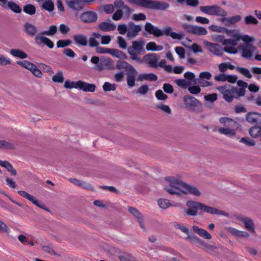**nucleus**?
Here are the masks:
<instances>
[{"mask_svg":"<svg viewBox=\"0 0 261 261\" xmlns=\"http://www.w3.org/2000/svg\"><path fill=\"white\" fill-rule=\"evenodd\" d=\"M141 30V28L139 25L135 24L133 22H130L128 24V30L127 37L129 39L135 38L138 35L139 32Z\"/></svg>","mask_w":261,"mask_h":261,"instance_id":"18","label":"nucleus"},{"mask_svg":"<svg viewBox=\"0 0 261 261\" xmlns=\"http://www.w3.org/2000/svg\"><path fill=\"white\" fill-rule=\"evenodd\" d=\"M101 35L98 33H93L89 38V44L90 47H97L99 45L98 40L100 38Z\"/></svg>","mask_w":261,"mask_h":261,"instance_id":"36","label":"nucleus"},{"mask_svg":"<svg viewBox=\"0 0 261 261\" xmlns=\"http://www.w3.org/2000/svg\"><path fill=\"white\" fill-rule=\"evenodd\" d=\"M137 71L134 73L133 71H129L127 74V84L129 88H132L135 84V76L137 74Z\"/></svg>","mask_w":261,"mask_h":261,"instance_id":"40","label":"nucleus"},{"mask_svg":"<svg viewBox=\"0 0 261 261\" xmlns=\"http://www.w3.org/2000/svg\"><path fill=\"white\" fill-rule=\"evenodd\" d=\"M0 149H15V145L12 142H7L0 139Z\"/></svg>","mask_w":261,"mask_h":261,"instance_id":"44","label":"nucleus"},{"mask_svg":"<svg viewBox=\"0 0 261 261\" xmlns=\"http://www.w3.org/2000/svg\"><path fill=\"white\" fill-rule=\"evenodd\" d=\"M114 5L117 8L124 9L128 13H130L131 12L130 8L128 6L125 5L124 2L121 0H116L114 2Z\"/></svg>","mask_w":261,"mask_h":261,"instance_id":"48","label":"nucleus"},{"mask_svg":"<svg viewBox=\"0 0 261 261\" xmlns=\"http://www.w3.org/2000/svg\"><path fill=\"white\" fill-rule=\"evenodd\" d=\"M114 62L110 58L101 59L100 63L97 65V68L99 70L103 69H112L114 67Z\"/></svg>","mask_w":261,"mask_h":261,"instance_id":"19","label":"nucleus"},{"mask_svg":"<svg viewBox=\"0 0 261 261\" xmlns=\"http://www.w3.org/2000/svg\"><path fill=\"white\" fill-rule=\"evenodd\" d=\"M146 49L150 51H161L163 50V47L162 45H158L154 42H150L146 44Z\"/></svg>","mask_w":261,"mask_h":261,"instance_id":"45","label":"nucleus"},{"mask_svg":"<svg viewBox=\"0 0 261 261\" xmlns=\"http://www.w3.org/2000/svg\"><path fill=\"white\" fill-rule=\"evenodd\" d=\"M72 41L69 39L60 40L57 41V46L59 48L64 47L70 45Z\"/></svg>","mask_w":261,"mask_h":261,"instance_id":"60","label":"nucleus"},{"mask_svg":"<svg viewBox=\"0 0 261 261\" xmlns=\"http://www.w3.org/2000/svg\"><path fill=\"white\" fill-rule=\"evenodd\" d=\"M78 81H66L64 84V87L67 89H77Z\"/></svg>","mask_w":261,"mask_h":261,"instance_id":"59","label":"nucleus"},{"mask_svg":"<svg viewBox=\"0 0 261 261\" xmlns=\"http://www.w3.org/2000/svg\"><path fill=\"white\" fill-rule=\"evenodd\" d=\"M165 189L171 195L180 196L191 194L200 197L201 193L196 186L187 184L177 176H169L165 178Z\"/></svg>","mask_w":261,"mask_h":261,"instance_id":"1","label":"nucleus"},{"mask_svg":"<svg viewBox=\"0 0 261 261\" xmlns=\"http://www.w3.org/2000/svg\"><path fill=\"white\" fill-rule=\"evenodd\" d=\"M175 83L178 86L182 88H187L189 86V83L184 79H177L174 81Z\"/></svg>","mask_w":261,"mask_h":261,"instance_id":"57","label":"nucleus"},{"mask_svg":"<svg viewBox=\"0 0 261 261\" xmlns=\"http://www.w3.org/2000/svg\"><path fill=\"white\" fill-rule=\"evenodd\" d=\"M10 54L13 56L20 59H25L28 57V55L25 52L18 49H12L10 50Z\"/></svg>","mask_w":261,"mask_h":261,"instance_id":"42","label":"nucleus"},{"mask_svg":"<svg viewBox=\"0 0 261 261\" xmlns=\"http://www.w3.org/2000/svg\"><path fill=\"white\" fill-rule=\"evenodd\" d=\"M116 68L118 69H124L128 72L129 71H133L134 73L136 72V69L132 65L121 59L117 62Z\"/></svg>","mask_w":261,"mask_h":261,"instance_id":"30","label":"nucleus"},{"mask_svg":"<svg viewBox=\"0 0 261 261\" xmlns=\"http://www.w3.org/2000/svg\"><path fill=\"white\" fill-rule=\"evenodd\" d=\"M159 57L156 54H148L145 55L142 59H140V61H138V63H145L150 67L157 68Z\"/></svg>","mask_w":261,"mask_h":261,"instance_id":"7","label":"nucleus"},{"mask_svg":"<svg viewBox=\"0 0 261 261\" xmlns=\"http://www.w3.org/2000/svg\"><path fill=\"white\" fill-rule=\"evenodd\" d=\"M242 17L239 15H234L231 17H226V16H222L221 18V21L226 26H230L237 22L240 21Z\"/></svg>","mask_w":261,"mask_h":261,"instance_id":"22","label":"nucleus"},{"mask_svg":"<svg viewBox=\"0 0 261 261\" xmlns=\"http://www.w3.org/2000/svg\"><path fill=\"white\" fill-rule=\"evenodd\" d=\"M192 228L193 231L201 237L207 240H210L212 238L210 233L206 230L203 228H200L196 225H193Z\"/></svg>","mask_w":261,"mask_h":261,"instance_id":"32","label":"nucleus"},{"mask_svg":"<svg viewBox=\"0 0 261 261\" xmlns=\"http://www.w3.org/2000/svg\"><path fill=\"white\" fill-rule=\"evenodd\" d=\"M109 54L121 60H126L128 58L124 53L115 48H111Z\"/></svg>","mask_w":261,"mask_h":261,"instance_id":"39","label":"nucleus"},{"mask_svg":"<svg viewBox=\"0 0 261 261\" xmlns=\"http://www.w3.org/2000/svg\"><path fill=\"white\" fill-rule=\"evenodd\" d=\"M69 180L74 185H75L77 186H79L80 187H81V188H84L86 189H88V190H93V187L91 185H90L88 183H87L85 181H83L82 180H79V179H77L75 178H69Z\"/></svg>","mask_w":261,"mask_h":261,"instance_id":"33","label":"nucleus"},{"mask_svg":"<svg viewBox=\"0 0 261 261\" xmlns=\"http://www.w3.org/2000/svg\"><path fill=\"white\" fill-rule=\"evenodd\" d=\"M192 34L199 36H203L207 34V31L204 27L194 25Z\"/></svg>","mask_w":261,"mask_h":261,"instance_id":"43","label":"nucleus"},{"mask_svg":"<svg viewBox=\"0 0 261 261\" xmlns=\"http://www.w3.org/2000/svg\"><path fill=\"white\" fill-rule=\"evenodd\" d=\"M203 43L206 48L213 54L217 56H222L224 51V48L219 44L211 43L206 40L204 41Z\"/></svg>","mask_w":261,"mask_h":261,"instance_id":"12","label":"nucleus"},{"mask_svg":"<svg viewBox=\"0 0 261 261\" xmlns=\"http://www.w3.org/2000/svg\"><path fill=\"white\" fill-rule=\"evenodd\" d=\"M16 63L22 67H23L30 71L34 65L31 62L26 60L17 61Z\"/></svg>","mask_w":261,"mask_h":261,"instance_id":"50","label":"nucleus"},{"mask_svg":"<svg viewBox=\"0 0 261 261\" xmlns=\"http://www.w3.org/2000/svg\"><path fill=\"white\" fill-rule=\"evenodd\" d=\"M23 10L25 13L30 15H33L36 13V8L32 4H28L24 6Z\"/></svg>","mask_w":261,"mask_h":261,"instance_id":"49","label":"nucleus"},{"mask_svg":"<svg viewBox=\"0 0 261 261\" xmlns=\"http://www.w3.org/2000/svg\"><path fill=\"white\" fill-rule=\"evenodd\" d=\"M117 43L119 47L122 49H125L127 47V43L125 39L121 36L117 37Z\"/></svg>","mask_w":261,"mask_h":261,"instance_id":"62","label":"nucleus"},{"mask_svg":"<svg viewBox=\"0 0 261 261\" xmlns=\"http://www.w3.org/2000/svg\"><path fill=\"white\" fill-rule=\"evenodd\" d=\"M130 3L147 8L148 0H126Z\"/></svg>","mask_w":261,"mask_h":261,"instance_id":"55","label":"nucleus"},{"mask_svg":"<svg viewBox=\"0 0 261 261\" xmlns=\"http://www.w3.org/2000/svg\"><path fill=\"white\" fill-rule=\"evenodd\" d=\"M129 212L137 219L141 228H143V218L141 213L136 208L129 207Z\"/></svg>","mask_w":261,"mask_h":261,"instance_id":"38","label":"nucleus"},{"mask_svg":"<svg viewBox=\"0 0 261 261\" xmlns=\"http://www.w3.org/2000/svg\"><path fill=\"white\" fill-rule=\"evenodd\" d=\"M189 92L194 95H197L200 93L201 88L199 86H192L188 87Z\"/></svg>","mask_w":261,"mask_h":261,"instance_id":"61","label":"nucleus"},{"mask_svg":"<svg viewBox=\"0 0 261 261\" xmlns=\"http://www.w3.org/2000/svg\"><path fill=\"white\" fill-rule=\"evenodd\" d=\"M104 91L108 92L111 91H115L116 89L115 84H112L109 82H105L102 86Z\"/></svg>","mask_w":261,"mask_h":261,"instance_id":"56","label":"nucleus"},{"mask_svg":"<svg viewBox=\"0 0 261 261\" xmlns=\"http://www.w3.org/2000/svg\"><path fill=\"white\" fill-rule=\"evenodd\" d=\"M158 203L162 209H166L170 206L178 207L180 205L179 203L172 204L168 199H159L158 200Z\"/></svg>","mask_w":261,"mask_h":261,"instance_id":"37","label":"nucleus"},{"mask_svg":"<svg viewBox=\"0 0 261 261\" xmlns=\"http://www.w3.org/2000/svg\"><path fill=\"white\" fill-rule=\"evenodd\" d=\"M186 239L188 240L191 243L195 244L200 248L205 250H208L212 248V246L205 243L203 240L193 234H189Z\"/></svg>","mask_w":261,"mask_h":261,"instance_id":"11","label":"nucleus"},{"mask_svg":"<svg viewBox=\"0 0 261 261\" xmlns=\"http://www.w3.org/2000/svg\"><path fill=\"white\" fill-rule=\"evenodd\" d=\"M239 41L233 39L229 38L225 39L223 42V45H225L224 47V51L231 54H236L238 53V49L235 47L238 44Z\"/></svg>","mask_w":261,"mask_h":261,"instance_id":"10","label":"nucleus"},{"mask_svg":"<svg viewBox=\"0 0 261 261\" xmlns=\"http://www.w3.org/2000/svg\"><path fill=\"white\" fill-rule=\"evenodd\" d=\"M44 32L42 31L40 33L37 34L35 36V42L36 44L39 46L41 44L46 45L49 48H53L54 46V43L48 38L45 37Z\"/></svg>","mask_w":261,"mask_h":261,"instance_id":"9","label":"nucleus"},{"mask_svg":"<svg viewBox=\"0 0 261 261\" xmlns=\"http://www.w3.org/2000/svg\"><path fill=\"white\" fill-rule=\"evenodd\" d=\"M64 76L63 72L61 71H58L52 77V80L55 83H63L64 82Z\"/></svg>","mask_w":261,"mask_h":261,"instance_id":"51","label":"nucleus"},{"mask_svg":"<svg viewBox=\"0 0 261 261\" xmlns=\"http://www.w3.org/2000/svg\"><path fill=\"white\" fill-rule=\"evenodd\" d=\"M67 6L75 11L81 10L84 6L83 0H66Z\"/></svg>","mask_w":261,"mask_h":261,"instance_id":"21","label":"nucleus"},{"mask_svg":"<svg viewBox=\"0 0 261 261\" xmlns=\"http://www.w3.org/2000/svg\"><path fill=\"white\" fill-rule=\"evenodd\" d=\"M217 89L223 94V97L228 102L231 101L234 98V87L230 85L218 87Z\"/></svg>","mask_w":261,"mask_h":261,"instance_id":"8","label":"nucleus"},{"mask_svg":"<svg viewBox=\"0 0 261 261\" xmlns=\"http://www.w3.org/2000/svg\"><path fill=\"white\" fill-rule=\"evenodd\" d=\"M46 36H53L57 32V27L56 25H51L49 28L48 30L43 31Z\"/></svg>","mask_w":261,"mask_h":261,"instance_id":"63","label":"nucleus"},{"mask_svg":"<svg viewBox=\"0 0 261 261\" xmlns=\"http://www.w3.org/2000/svg\"><path fill=\"white\" fill-rule=\"evenodd\" d=\"M162 36L169 35L173 39L181 40L183 38L184 35L182 33H176L172 31V29L170 27H166L163 30H161Z\"/></svg>","mask_w":261,"mask_h":261,"instance_id":"20","label":"nucleus"},{"mask_svg":"<svg viewBox=\"0 0 261 261\" xmlns=\"http://www.w3.org/2000/svg\"><path fill=\"white\" fill-rule=\"evenodd\" d=\"M240 220L244 223L245 229L251 233H254L255 225L253 220L248 217H242Z\"/></svg>","mask_w":261,"mask_h":261,"instance_id":"24","label":"nucleus"},{"mask_svg":"<svg viewBox=\"0 0 261 261\" xmlns=\"http://www.w3.org/2000/svg\"><path fill=\"white\" fill-rule=\"evenodd\" d=\"M187 208H183L185 215L188 216H196L198 214V210L213 215L228 216L227 213L206 205L202 203L193 200H187L186 202Z\"/></svg>","mask_w":261,"mask_h":261,"instance_id":"2","label":"nucleus"},{"mask_svg":"<svg viewBox=\"0 0 261 261\" xmlns=\"http://www.w3.org/2000/svg\"><path fill=\"white\" fill-rule=\"evenodd\" d=\"M237 71L239 72L240 73L242 74L245 77L250 79L252 77V75L250 72V71L245 68L242 67H237Z\"/></svg>","mask_w":261,"mask_h":261,"instance_id":"58","label":"nucleus"},{"mask_svg":"<svg viewBox=\"0 0 261 261\" xmlns=\"http://www.w3.org/2000/svg\"><path fill=\"white\" fill-rule=\"evenodd\" d=\"M96 86L94 84H89L82 81H78L77 89L85 92H93L95 91Z\"/></svg>","mask_w":261,"mask_h":261,"instance_id":"23","label":"nucleus"},{"mask_svg":"<svg viewBox=\"0 0 261 261\" xmlns=\"http://www.w3.org/2000/svg\"><path fill=\"white\" fill-rule=\"evenodd\" d=\"M24 31L29 36L34 37L38 33V28L33 23L26 22L24 24Z\"/></svg>","mask_w":261,"mask_h":261,"instance_id":"25","label":"nucleus"},{"mask_svg":"<svg viewBox=\"0 0 261 261\" xmlns=\"http://www.w3.org/2000/svg\"><path fill=\"white\" fill-rule=\"evenodd\" d=\"M200 10L207 15L218 16H226L227 12L220 7L217 5L201 6Z\"/></svg>","mask_w":261,"mask_h":261,"instance_id":"5","label":"nucleus"},{"mask_svg":"<svg viewBox=\"0 0 261 261\" xmlns=\"http://www.w3.org/2000/svg\"><path fill=\"white\" fill-rule=\"evenodd\" d=\"M250 136L253 139L261 137V125H254L250 127L248 130Z\"/></svg>","mask_w":261,"mask_h":261,"instance_id":"27","label":"nucleus"},{"mask_svg":"<svg viewBox=\"0 0 261 261\" xmlns=\"http://www.w3.org/2000/svg\"><path fill=\"white\" fill-rule=\"evenodd\" d=\"M226 230L232 235L243 238H247L249 237V234L245 231H241L231 227H226Z\"/></svg>","mask_w":261,"mask_h":261,"instance_id":"28","label":"nucleus"},{"mask_svg":"<svg viewBox=\"0 0 261 261\" xmlns=\"http://www.w3.org/2000/svg\"><path fill=\"white\" fill-rule=\"evenodd\" d=\"M80 18L85 23H92L97 20V15L93 11H86L81 15Z\"/></svg>","mask_w":261,"mask_h":261,"instance_id":"17","label":"nucleus"},{"mask_svg":"<svg viewBox=\"0 0 261 261\" xmlns=\"http://www.w3.org/2000/svg\"><path fill=\"white\" fill-rule=\"evenodd\" d=\"M169 7V5L166 2L148 0L147 8L164 10Z\"/></svg>","mask_w":261,"mask_h":261,"instance_id":"14","label":"nucleus"},{"mask_svg":"<svg viewBox=\"0 0 261 261\" xmlns=\"http://www.w3.org/2000/svg\"><path fill=\"white\" fill-rule=\"evenodd\" d=\"M158 80V76L152 73H142L139 74L138 77V81H142L143 80L148 81H156Z\"/></svg>","mask_w":261,"mask_h":261,"instance_id":"35","label":"nucleus"},{"mask_svg":"<svg viewBox=\"0 0 261 261\" xmlns=\"http://www.w3.org/2000/svg\"><path fill=\"white\" fill-rule=\"evenodd\" d=\"M175 51L181 59L185 58V50L182 47H176L175 48Z\"/></svg>","mask_w":261,"mask_h":261,"instance_id":"64","label":"nucleus"},{"mask_svg":"<svg viewBox=\"0 0 261 261\" xmlns=\"http://www.w3.org/2000/svg\"><path fill=\"white\" fill-rule=\"evenodd\" d=\"M9 8L14 12L19 13L21 12V8L16 3L13 2H8L7 3V8Z\"/></svg>","mask_w":261,"mask_h":261,"instance_id":"47","label":"nucleus"},{"mask_svg":"<svg viewBox=\"0 0 261 261\" xmlns=\"http://www.w3.org/2000/svg\"><path fill=\"white\" fill-rule=\"evenodd\" d=\"M41 7L50 12L54 10L55 6L52 0H45L42 3Z\"/></svg>","mask_w":261,"mask_h":261,"instance_id":"41","label":"nucleus"},{"mask_svg":"<svg viewBox=\"0 0 261 261\" xmlns=\"http://www.w3.org/2000/svg\"><path fill=\"white\" fill-rule=\"evenodd\" d=\"M17 192L20 195L25 198L37 206L46 211H49L48 209L45 207V205L42 202L37 199L34 196L29 194L24 191H18Z\"/></svg>","mask_w":261,"mask_h":261,"instance_id":"13","label":"nucleus"},{"mask_svg":"<svg viewBox=\"0 0 261 261\" xmlns=\"http://www.w3.org/2000/svg\"><path fill=\"white\" fill-rule=\"evenodd\" d=\"M226 28L221 27V26H217L216 25H211L209 27V29L211 31L217 33H225Z\"/></svg>","mask_w":261,"mask_h":261,"instance_id":"52","label":"nucleus"},{"mask_svg":"<svg viewBox=\"0 0 261 261\" xmlns=\"http://www.w3.org/2000/svg\"><path fill=\"white\" fill-rule=\"evenodd\" d=\"M145 30L150 34H152L155 37L162 36L161 30L158 27L153 25L149 22H146L145 25Z\"/></svg>","mask_w":261,"mask_h":261,"instance_id":"26","label":"nucleus"},{"mask_svg":"<svg viewBox=\"0 0 261 261\" xmlns=\"http://www.w3.org/2000/svg\"><path fill=\"white\" fill-rule=\"evenodd\" d=\"M144 42L142 40L134 41L132 42V45L127 48L128 54L130 55L132 60L140 61L139 55L144 54L145 49H144Z\"/></svg>","mask_w":261,"mask_h":261,"instance_id":"4","label":"nucleus"},{"mask_svg":"<svg viewBox=\"0 0 261 261\" xmlns=\"http://www.w3.org/2000/svg\"><path fill=\"white\" fill-rule=\"evenodd\" d=\"M116 28V25L112 22L105 21L99 23L98 25V29L105 32L114 31Z\"/></svg>","mask_w":261,"mask_h":261,"instance_id":"31","label":"nucleus"},{"mask_svg":"<svg viewBox=\"0 0 261 261\" xmlns=\"http://www.w3.org/2000/svg\"><path fill=\"white\" fill-rule=\"evenodd\" d=\"M249 43H246L245 44L240 46L242 50V56L245 58H250L252 56V53L256 50V47Z\"/></svg>","mask_w":261,"mask_h":261,"instance_id":"16","label":"nucleus"},{"mask_svg":"<svg viewBox=\"0 0 261 261\" xmlns=\"http://www.w3.org/2000/svg\"><path fill=\"white\" fill-rule=\"evenodd\" d=\"M245 23L246 24H256L258 23V20L252 15L246 16L244 19Z\"/></svg>","mask_w":261,"mask_h":261,"instance_id":"54","label":"nucleus"},{"mask_svg":"<svg viewBox=\"0 0 261 261\" xmlns=\"http://www.w3.org/2000/svg\"><path fill=\"white\" fill-rule=\"evenodd\" d=\"M246 120L250 124L261 125V114L255 112H249L246 115Z\"/></svg>","mask_w":261,"mask_h":261,"instance_id":"15","label":"nucleus"},{"mask_svg":"<svg viewBox=\"0 0 261 261\" xmlns=\"http://www.w3.org/2000/svg\"><path fill=\"white\" fill-rule=\"evenodd\" d=\"M240 142L249 146H254L255 145V141L254 140L247 137L242 138L240 140Z\"/></svg>","mask_w":261,"mask_h":261,"instance_id":"53","label":"nucleus"},{"mask_svg":"<svg viewBox=\"0 0 261 261\" xmlns=\"http://www.w3.org/2000/svg\"><path fill=\"white\" fill-rule=\"evenodd\" d=\"M117 256L121 261H135L134 257L126 252H120Z\"/></svg>","mask_w":261,"mask_h":261,"instance_id":"46","label":"nucleus"},{"mask_svg":"<svg viewBox=\"0 0 261 261\" xmlns=\"http://www.w3.org/2000/svg\"><path fill=\"white\" fill-rule=\"evenodd\" d=\"M184 101L188 108H192L198 106L199 101L194 97L191 96H185L183 98Z\"/></svg>","mask_w":261,"mask_h":261,"instance_id":"29","label":"nucleus"},{"mask_svg":"<svg viewBox=\"0 0 261 261\" xmlns=\"http://www.w3.org/2000/svg\"><path fill=\"white\" fill-rule=\"evenodd\" d=\"M219 122L224 127L218 129L219 133L228 136H233L236 134L237 130L241 127V124L237 121L226 117H221Z\"/></svg>","mask_w":261,"mask_h":261,"instance_id":"3","label":"nucleus"},{"mask_svg":"<svg viewBox=\"0 0 261 261\" xmlns=\"http://www.w3.org/2000/svg\"><path fill=\"white\" fill-rule=\"evenodd\" d=\"M225 34L227 36L231 37L239 41L242 40L244 42L248 43L253 42L254 41V38L251 36L248 35H241L239 30L227 28Z\"/></svg>","mask_w":261,"mask_h":261,"instance_id":"6","label":"nucleus"},{"mask_svg":"<svg viewBox=\"0 0 261 261\" xmlns=\"http://www.w3.org/2000/svg\"><path fill=\"white\" fill-rule=\"evenodd\" d=\"M73 39L77 45L85 46L88 44V39L85 35H75L73 36Z\"/></svg>","mask_w":261,"mask_h":261,"instance_id":"34","label":"nucleus"}]
</instances>
